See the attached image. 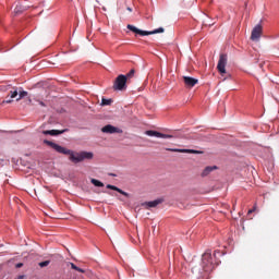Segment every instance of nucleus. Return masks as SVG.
Masks as SVG:
<instances>
[{"label":"nucleus","instance_id":"nucleus-24","mask_svg":"<svg viewBox=\"0 0 279 279\" xmlns=\"http://www.w3.org/2000/svg\"><path fill=\"white\" fill-rule=\"evenodd\" d=\"M23 266H24L23 263H19V264L15 265V268H22Z\"/></svg>","mask_w":279,"mask_h":279},{"label":"nucleus","instance_id":"nucleus-22","mask_svg":"<svg viewBox=\"0 0 279 279\" xmlns=\"http://www.w3.org/2000/svg\"><path fill=\"white\" fill-rule=\"evenodd\" d=\"M49 264H50V260H46V262L39 263L38 265L40 268H44V267H47Z\"/></svg>","mask_w":279,"mask_h":279},{"label":"nucleus","instance_id":"nucleus-9","mask_svg":"<svg viewBox=\"0 0 279 279\" xmlns=\"http://www.w3.org/2000/svg\"><path fill=\"white\" fill-rule=\"evenodd\" d=\"M101 132L109 133V134H114V133H121L122 131L119 128H116L111 124H108V125H106L101 129Z\"/></svg>","mask_w":279,"mask_h":279},{"label":"nucleus","instance_id":"nucleus-15","mask_svg":"<svg viewBox=\"0 0 279 279\" xmlns=\"http://www.w3.org/2000/svg\"><path fill=\"white\" fill-rule=\"evenodd\" d=\"M90 182H92V184H94L97 187L105 186V184L101 181L97 180V179H92Z\"/></svg>","mask_w":279,"mask_h":279},{"label":"nucleus","instance_id":"nucleus-7","mask_svg":"<svg viewBox=\"0 0 279 279\" xmlns=\"http://www.w3.org/2000/svg\"><path fill=\"white\" fill-rule=\"evenodd\" d=\"M183 82H184L185 87L189 88V89L194 88L198 84L197 78H193V77H190V76H184Z\"/></svg>","mask_w":279,"mask_h":279},{"label":"nucleus","instance_id":"nucleus-28","mask_svg":"<svg viewBox=\"0 0 279 279\" xmlns=\"http://www.w3.org/2000/svg\"><path fill=\"white\" fill-rule=\"evenodd\" d=\"M39 106L46 107V104L44 101H39Z\"/></svg>","mask_w":279,"mask_h":279},{"label":"nucleus","instance_id":"nucleus-30","mask_svg":"<svg viewBox=\"0 0 279 279\" xmlns=\"http://www.w3.org/2000/svg\"><path fill=\"white\" fill-rule=\"evenodd\" d=\"M128 11H129V12H132V9H131V7H128Z\"/></svg>","mask_w":279,"mask_h":279},{"label":"nucleus","instance_id":"nucleus-31","mask_svg":"<svg viewBox=\"0 0 279 279\" xmlns=\"http://www.w3.org/2000/svg\"><path fill=\"white\" fill-rule=\"evenodd\" d=\"M111 177H117V174H110Z\"/></svg>","mask_w":279,"mask_h":279},{"label":"nucleus","instance_id":"nucleus-16","mask_svg":"<svg viewBox=\"0 0 279 279\" xmlns=\"http://www.w3.org/2000/svg\"><path fill=\"white\" fill-rule=\"evenodd\" d=\"M26 8L25 7H22V5H16L15 9H14V13L15 14H21L23 11H25Z\"/></svg>","mask_w":279,"mask_h":279},{"label":"nucleus","instance_id":"nucleus-6","mask_svg":"<svg viewBox=\"0 0 279 279\" xmlns=\"http://www.w3.org/2000/svg\"><path fill=\"white\" fill-rule=\"evenodd\" d=\"M227 54H220V60L217 63V70L220 74L226 73Z\"/></svg>","mask_w":279,"mask_h":279},{"label":"nucleus","instance_id":"nucleus-18","mask_svg":"<svg viewBox=\"0 0 279 279\" xmlns=\"http://www.w3.org/2000/svg\"><path fill=\"white\" fill-rule=\"evenodd\" d=\"M70 265H71V268H72L73 270H76V271H78V272H81V274H84V272H85V270H84L83 268H80V267L76 266L75 264L71 263Z\"/></svg>","mask_w":279,"mask_h":279},{"label":"nucleus","instance_id":"nucleus-17","mask_svg":"<svg viewBox=\"0 0 279 279\" xmlns=\"http://www.w3.org/2000/svg\"><path fill=\"white\" fill-rule=\"evenodd\" d=\"M27 95H28L27 92L19 90V98L16 99V101H20L21 99L25 98Z\"/></svg>","mask_w":279,"mask_h":279},{"label":"nucleus","instance_id":"nucleus-26","mask_svg":"<svg viewBox=\"0 0 279 279\" xmlns=\"http://www.w3.org/2000/svg\"><path fill=\"white\" fill-rule=\"evenodd\" d=\"M50 133H51V130L50 131H43L44 135H50Z\"/></svg>","mask_w":279,"mask_h":279},{"label":"nucleus","instance_id":"nucleus-19","mask_svg":"<svg viewBox=\"0 0 279 279\" xmlns=\"http://www.w3.org/2000/svg\"><path fill=\"white\" fill-rule=\"evenodd\" d=\"M111 104H112V100H111V99H105V98H102V99H101V102H100V105H101L102 107L110 106Z\"/></svg>","mask_w":279,"mask_h":279},{"label":"nucleus","instance_id":"nucleus-5","mask_svg":"<svg viewBox=\"0 0 279 279\" xmlns=\"http://www.w3.org/2000/svg\"><path fill=\"white\" fill-rule=\"evenodd\" d=\"M262 35H263V26L262 25H256L252 29L251 39L253 41H257L260 38Z\"/></svg>","mask_w":279,"mask_h":279},{"label":"nucleus","instance_id":"nucleus-1","mask_svg":"<svg viewBox=\"0 0 279 279\" xmlns=\"http://www.w3.org/2000/svg\"><path fill=\"white\" fill-rule=\"evenodd\" d=\"M44 144H46L47 146L53 148L57 153L59 154H62V155H65V156H70L69 157V160L72 162V163H81L83 162L84 160H92L94 155L93 153H88V151H73V150H70L65 147H62L61 145L54 143V142H51V141H48V140H44Z\"/></svg>","mask_w":279,"mask_h":279},{"label":"nucleus","instance_id":"nucleus-3","mask_svg":"<svg viewBox=\"0 0 279 279\" xmlns=\"http://www.w3.org/2000/svg\"><path fill=\"white\" fill-rule=\"evenodd\" d=\"M128 29H130L132 33L138 36H151V35L162 34L165 32L163 27H158L154 31L148 32V31H142L134 25H128Z\"/></svg>","mask_w":279,"mask_h":279},{"label":"nucleus","instance_id":"nucleus-4","mask_svg":"<svg viewBox=\"0 0 279 279\" xmlns=\"http://www.w3.org/2000/svg\"><path fill=\"white\" fill-rule=\"evenodd\" d=\"M128 77L123 74L118 75L113 83V90L123 92L126 89Z\"/></svg>","mask_w":279,"mask_h":279},{"label":"nucleus","instance_id":"nucleus-12","mask_svg":"<svg viewBox=\"0 0 279 279\" xmlns=\"http://www.w3.org/2000/svg\"><path fill=\"white\" fill-rule=\"evenodd\" d=\"M107 189L116 191V192H118L119 194H121V195H123L125 197H129V193L128 192L122 191L121 189L117 187L116 185L108 184Z\"/></svg>","mask_w":279,"mask_h":279},{"label":"nucleus","instance_id":"nucleus-25","mask_svg":"<svg viewBox=\"0 0 279 279\" xmlns=\"http://www.w3.org/2000/svg\"><path fill=\"white\" fill-rule=\"evenodd\" d=\"M26 276L25 275H19L15 279H25Z\"/></svg>","mask_w":279,"mask_h":279},{"label":"nucleus","instance_id":"nucleus-29","mask_svg":"<svg viewBox=\"0 0 279 279\" xmlns=\"http://www.w3.org/2000/svg\"><path fill=\"white\" fill-rule=\"evenodd\" d=\"M254 211H255V208L248 210V215H250V214H253Z\"/></svg>","mask_w":279,"mask_h":279},{"label":"nucleus","instance_id":"nucleus-2","mask_svg":"<svg viewBox=\"0 0 279 279\" xmlns=\"http://www.w3.org/2000/svg\"><path fill=\"white\" fill-rule=\"evenodd\" d=\"M201 265L204 272H213L215 270L216 264L213 262V253L209 250L204 253Z\"/></svg>","mask_w":279,"mask_h":279},{"label":"nucleus","instance_id":"nucleus-20","mask_svg":"<svg viewBox=\"0 0 279 279\" xmlns=\"http://www.w3.org/2000/svg\"><path fill=\"white\" fill-rule=\"evenodd\" d=\"M62 133H64V131L50 130V135H51V136H57V135L62 134Z\"/></svg>","mask_w":279,"mask_h":279},{"label":"nucleus","instance_id":"nucleus-13","mask_svg":"<svg viewBox=\"0 0 279 279\" xmlns=\"http://www.w3.org/2000/svg\"><path fill=\"white\" fill-rule=\"evenodd\" d=\"M216 169H217L216 166H214V167H206L205 170L203 171L202 175L203 177H207L210 172H213Z\"/></svg>","mask_w":279,"mask_h":279},{"label":"nucleus","instance_id":"nucleus-14","mask_svg":"<svg viewBox=\"0 0 279 279\" xmlns=\"http://www.w3.org/2000/svg\"><path fill=\"white\" fill-rule=\"evenodd\" d=\"M9 96L11 99L16 98V96H19V88L14 87L13 90L10 92Z\"/></svg>","mask_w":279,"mask_h":279},{"label":"nucleus","instance_id":"nucleus-27","mask_svg":"<svg viewBox=\"0 0 279 279\" xmlns=\"http://www.w3.org/2000/svg\"><path fill=\"white\" fill-rule=\"evenodd\" d=\"M2 104H12V100L11 99L3 100Z\"/></svg>","mask_w":279,"mask_h":279},{"label":"nucleus","instance_id":"nucleus-23","mask_svg":"<svg viewBox=\"0 0 279 279\" xmlns=\"http://www.w3.org/2000/svg\"><path fill=\"white\" fill-rule=\"evenodd\" d=\"M198 271V274H202V269L198 268L196 266L192 267V272Z\"/></svg>","mask_w":279,"mask_h":279},{"label":"nucleus","instance_id":"nucleus-10","mask_svg":"<svg viewBox=\"0 0 279 279\" xmlns=\"http://www.w3.org/2000/svg\"><path fill=\"white\" fill-rule=\"evenodd\" d=\"M166 150L172 151V153H181V154H199V151L195 149L167 148Z\"/></svg>","mask_w":279,"mask_h":279},{"label":"nucleus","instance_id":"nucleus-21","mask_svg":"<svg viewBox=\"0 0 279 279\" xmlns=\"http://www.w3.org/2000/svg\"><path fill=\"white\" fill-rule=\"evenodd\" d=\"M135 69H132L125 76H126V81L130 80L131 77H134L135 75Z\"/></svg>","mask_w":279,"mask_h":279},{"label":"nucleus","instance_id":"nucleus-8","mask_svg":"<svg viewBox=\"0 0 279 279\" xmlns=\"http://www.w3.org/2000/svg\"><path fill=\"white\" fill-rule=\"evenodd\" d=\"M146 135L150 136V137H157V138H174L173 135H168V134H162L159 133L157 131H146Z\"/></svg>","mask_w":279,"mask_h":279},{"label":"nucleus","instance_id":"nucleus-11","mask_svg":"<svg viewBox=\"0 0 279 279\" xmlns=\"http://www.w3.org/2000/svg\"><path fill=\"white\" fill-rule=\"evenodd\" d=\"M162 202H163L162 198H158V199H155V201L146 202L142 205L147 206L148 208H155L158 205L162 204Z\"/></svg>","mask_w":279,"mask_h":279}]
</instances>
